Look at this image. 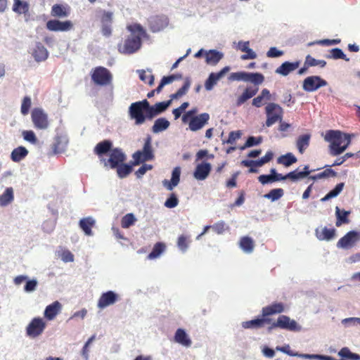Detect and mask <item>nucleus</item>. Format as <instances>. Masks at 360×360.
Listing matches in <instances>:
<instances>
[{
    "mask_svg": "<svg viewBox=\"0 0 360 360\" xmlns=\"http://www.w3.org/2000/svg\"><path fill=\"white\" fill-rule=\"evenodd\" d=\"M127 30L131 32L123 44H119L117 49L123 54H132L141 46V38L146 34L143 27L138 23L129 25Z\"/></svg>",
    "mask_w": 360,
    "mask_h": 360,
    "instance_id": "nucleus-1",
    "label": "nucleus"
},
{
    "mask_svg": "<svg viewBox=\"0 0 360 360\" xmlns=\"http://www.w3.org/2000/svg\"><path fill=\"white\" fill-rule=\"evenodd\" d=\"M326 141L330 143V154L338 156L342 153L351 143V136L338 130H328L324 136Z\"/></svg>",
    "mask_w": 360,
    "mask_h": 360,
    "instance_id": "nucleus-2",
    "label": "nucleus"
},
{
    "mask_svg": "<svg viewBox=\"0 0 360 360\" xmlns=\"http://www.w3.org/2000/svg\"><path fill=\"white\" fill-rule=\"evenodd\" d=\"M132 158V165H139L141 163L153 160L155 158L152 147V138L150 135L145 139L143 149L136 151L133 154Z\"/></svg>",
    "mask_w": 360,
    "mask_h": 360,
    "instance_id": "nucleus-3",
    "label": "nucleus"
},
{
    "mask_svg": "<svg viewBox=\"0 0 360 360\" xmlns=\"http://www.w3.org/2000/svg\"><path fill=\"white\" fill-rule=\"evenodd\" d=\"M92 82L96 86H107L112 84V75L105 67L98 66L93 68L90 72Z\"/></svg>",
    "mask_w": 360,
    "mask_h": 360,
    "instance_id": "nucleus-4",
    "label": "nucleus"
},
{
    "mask_svg": "<svg viewBox=\"0 0 360 360\" xmlns=\"http://www.w3.org/2000/svg\"><path fill=\"white\" fill-rule=\"evenodd\" d=\"M146 107L148 101L144 99L141 101L132 103L129 108V116L134 120L136 125L144 123L146 120Z\"/></svg>",
    "mask_w": 360,
    "mask_h": 360,
    "instance_id": "nucleus-5",
    "label": "nucleus"
},
{
    "mask_svg": "<svg viewBox=\"0 0 360 360\" xmlns=\"http://www.w3.org/2000/svg\"><path fill=\"white\" fill-rule=\"evenodd\" d=\"M266 115V126L269 127L276 122H281L283 120V110L275 103H269L265 107Z\"/></svg>",
    "mask_w": 360,
    "mask_h": 360,
    "instance_id": "nucleus-6",
    "label": "nucleus"
},
{
    "mask_svg": "<svg viewBox=\"0 0 360 360\" xmlns=\"http://www.w3.org/2000/svg\"><path fill=\"white\" fill-rule=\"evenodd\" d=\"M276 328L294 332L300 331L302 329V327L295 320L285 315L279 316L276 321L271 323L268 330L271 331Z\"/></svg>",
    "mask_w": 360,
    "mask_h": 360,
    "instance_id": "nucleus-7",
    "label": "nucleus"
},
{
    "mask_svg": "<svg viewBox=\"0 0 360 360\" xmlns=\"http://www.w3.org/2000/svg\"><path fill=\"white\" fill-rule=\"evenodd\" d=\"M127 157L122 149L119 148H113L109 153V158H102L101 164L105 167H110L111 169H115L119 165L124 162Z\"/></svg>",
    "mask_w": 360,
    "mask_h": 360,
    "instance_id": "nucleus-8",
    "label": "nucleus"
},
{
    "mask_svg": "<svg viewBox=\"0 0 360 360\" xmlns=\"http://www.w3.org/2000/svg\"><path fill=\"white\" fill-rule=\"evenodd\" d=\"M191 86V81L186 78L184 85L174 94L170 95L171 99L167 101H163L155 103L154 105L160 113L164 112L171 104L172 100L178 99L184 96L188 91Z\"/></svg>",
    "mask_w": 360,
    "mask_h": 360,
    "instance_id": "nucleus-9",
    "label": "nucleus"
},
{
    "mask_svg": "<svg viewBox=\"0 0 360 360\" xmlns=\"http://www.w3.org/2000/svg\"><path fill=\"white\" fill-rule=\"evenodd\" d=\"M31 118L34 127L37 129H46L49 127L47 114L39 108H35L31 113Z\"/></svg>",
    "mask_w": 360,
    "mask_h": 360,
    "instance_id": "nucleus-10",
    "label": "nucleus"
},
{
    "mask_svg": "<svg viewBox=\"0 0 360 360\" xmlns=\"http://www.w3.org/2000/svg\"><path fill=\"white\" fill-rule=\"evenodd\" d=\"M46 328V322L40 317L34 318L26 328L27 335L34 338L40 335Z\"/></svg>",
    "mask_w": 360,
    "mask_h": 360,
    "instance_id": "nucleus-11",
    "label": "nucleus"
},
{
    "mask_svg": "<svg viewBox=\"0 0 360 360\" xmlns=\"http://www.w3.org/2000/svg\"><path fill=\"white\" fill-rule=\"evenodd\" d=\"M360 240V233L350 231L342 237L337 243V247L343 249H350Z\"/></svg>",
    "mask_w": 360,
    "mask_h": 360,
    "instance_id": "nucleus-12",
    "label": "nucleus"
},
{
    "mask_svg": "<svg viewBox=\"0 0 360 360\" xmlns=\"http://www.w3.org/2000/svg\"><path fill=\"white\" fill-rule=\"evenodd\" d=\"M46 29L51 32H68L73 29L71 20L60 21L57 19L49 20L46 24Z\"/></svg>",
    "mask_w": 360,
    "mask_h": 360,
    "instance_id": "nucleus-13",
    "label": "nucleus"
},
{
    "mask_svg": "<svg viewBox=\"0 0 360 360\" xmlns=\"http://www.w3.org/2000/svg\"><path fill=\"white\" fill-rule=\"evenodd\" d=\"M327 82L319 76H310L304 79L303 82V89L307 92L317 90L321 86L327 85Z\"/></svg>",
    "mask_w": 360,
    "mask_h": 360,
    "instance_id": "nucleus-14",
    "label": "nucleus"
},
{
    "mask_svg": "<svg viewBox=\"0 0 360 360\" xmlns=\"http://www.w3.org/2000/svg\"><path fill=\"white\" fill-rule=\"evenodd\" d=\"M210 120V115L207 112L201 113L197 116L191 117L186 122L188 129L192 131H198L204 127Z\"/></svg>",
    "mask_w": 360,
    "mask_h": 360,
    "instance_id": "nucleus-15",
    "label": "nucleus"
},
{
    "mask_svg": "<svg viewBox=\"0 0 360 360\" xmlns=\"http://www.w3.org/2000/svg\"><path fill=\"white\" fill-rule=\"evenodd\" d=\"M118 300V295L115 292L109 290L103 292L99 297L97 307L99 309H104L110 305L115 304Z\"/></svg>",
    "mask_w": 360,
    "mask_h": 360,
    "instance_id": "nucleus-16",
    "label": "nucleus"
},
{
    "mask_svg": "<svg viewBox=\"0 0 360 360\" xmlns=\"http://www.w3.org/2000/svg\"><path fill=\"white\" fill-rule=\"evenodd\" d=\"M230 70L229 66L222 68L219 72H212L205 83L206 90L210 91L213 89L217 82L224 77V75Z\"/></svg>",
    "mask_w": 360,
    "mask_h": 360,
    "instance_id": "nucleus-17",
    "label": "nucleus"
},
{
    "mask_svg": "<svg viewBox=\"0 0 360 360\" xmlns=\"http://www.w3.org/2000/svg\"><path fill=\"white\" fill-rule=\"evenodd\" d=\"M285 309V307L283 302H273L262 308V315L265 318H269L270 316L283 313Z\"/></svg>",
    "mask_w": 360,
    "mask_h": 360,
    "instance_id": "nucleus-18",
    "label": "nucleus"
},
{
    "mask_svg": "<svg viewBox=\"0 0 360 360\" xmlns=\"http://www.w3.org/2000/svg\"><path fill=\"white\" fill-rule=\"evenodd\" d=\"M211 169L210 163L202 162L196 166L193 176L197 180H205L209 176Z\"/></svg>",
    "mask_w": 360,
    "mask_h": 360,
    "instance_id": "nucleus-19",
    "label": "nucleus"
},
{
    "mask_svg": "<svg viewBox=\"0 0 360 360\" xmlns=\"http://www.w3.org/2000/svg\"><path fill=\"white\" fill-rule=\"evenodd\" d=\"M112 150V143L110 140H104L96 144L94 149V153L98 156L100 162L101 159L105 158L103 155L107 153H110Z\"/></svg>",
    "mask_w": 360,
    "mask_h": 360,
    "instance_id": "nucleus-20",
    "label": "nucleus"
},
{
    "mask_svg": "<svg viewBox=\"0 0 360 360\" xmlns=\"http://www.w3.org/2000/svg\"><path fill=\"white\" fill-rule=\"evenodd\" d=\"M271 323V319L270 318H265L262 315L260 318L243 322L242 326L244 328L258 329L264 328L266 324H270Z\"/></svg>",
    "mask_w": 360,
    "mask_h": 360,
    "instance_id": "nucleus-21",
    "label": "nucleus"
},
{
    "mask_svg": "<svg viewBox=\"0 0 360 360\" xmlns=\"http://www.w3.org/2000/svg\"><path fill=\"white\" fill-rule=\"evenodd\" d=\"M70 8L68 5L56 4L52 6L51 15L53 18H63L69 16Z\"/></svg>",
    "mask_w": 360,
    "mask_h": 360,
    "instance_id": "nucleus-22",
    "label": "nucleus"
},
{
    "mask_svg": "<svg viewBox=\"0 0 360 360\" xmlns=\"http://www.w3.org/2000/svg\"><path fill=\"white\" fill-rule=\"evenodd\" d=\"M169 23L168 18L165 16L157 15L150 20V29L152 32H156L163 30Z\"/></svg>",
    "mask_w": 360,
    "mask_h": 360,
    "instance_id": "nucleus-23",
    "label": "nucleus"
},
{
    "mask_svg": "<svg viewBox=\"0 0 360 360\" xmlns=\"http://www.w3.org/2000/svg\"><path fill=\"white\" fill-rule=\"evenodd\" d=\"M300 61L295 62H284L282 63L278 68L276 70V73L279 74L283 76H287L290 72H293L296 69H297L300 66Z\"/></svg>",
    "mask_w": 360,
    "mask_h": 360,
    "instance_id": "nucleus-24",
    "label": "nucleus"
},
{
    "mask_svg": "<svg viewBox=\"0 0 360 360\" xmlns=\"http://www.w3.org/2000/svg\"><path fill=\"white\" fill-rule=\"evenodd\" d=\"M257 86H247L243 94L239 96L236 100V105L240 106L248 100L255 96L258 92Z\"/></svg>",
    "mask_w": 360,
    "mask_h": 360,
    "instance_id": "nucleus-25",
    "label": "nucleus"
},
{
    "mask_svg": "<svg viewBox=\"0 0 360 360\" xmlns=\"http://www.w3.org/2000/svg\"><path fill=\"white\" fill-rule=\"evenodd\" d=\"M37 62L44 61L49 56V52L45 46L40 42H37L32 53Z\"/></svg>",
    "mask_w": 360,
    "mask_h": 360,
    "instance_id": "nucleus-26",
    "label": "nucleus"
},
{
    "mask_svg": "<svg viewBox=\"0 0 360 360\" xmlns=\"http://www.w3.org/2000/svg\"><path fill=\"white\" fill-rule=\"evenodd\" d=\"M181 169L179 167H175L172 174V178L170 181L167 180L163 181V185L167 188V190L172 191L173 188L178 185L180 181Z\"/></svg>",
    "mask_w": 360,
    "mask_h": 360,
    "instance_id": "nucleus-27",
    "label": "nucleus"
},
{
    "mask_svg": "<svg viewBox=\"0 0 360 360\" xmlns=\"http://www.w3.org/2000/svg\"><path fill=\"white\" fill-rule=\"evenodd\" d=\"M62 305L61 304L56 301L52 304L48 305L44 311V316L48 320H53L56 315L60 311Z\"/></svg>",
    "mask_w": 360,
    "mask_h": 360,
    "instance_id": "nucleus-28",
    "label": "nucleus"
},
{
    "mask_svg": "<svg viewBox=\"0 0 360 360\" xmlns=\"http://www.w3.org/2000/svg\"><path fill=\"white\" fill-rule=\"evenodd\" d=\"M205 55L207 64L211 65H216L224 57L222 53L214 49L205 51Z\"/></svg>",
    "mask_w": 360,
    "mask_h": 360,
    "instance_id": "nucleus-29",
    "label": "nucleus"
},
{
    "mask_svg": "<svg viewBox=\"0 0 360 360\" xmlns=\"http://www.w3.org/2000/svg\"><path fill=\"white\" fill-rule=\"evenodd\" d=\"M350 211H346L345 210H340L339 207H335V217H336V226L339 227L342 224H347L349 223V216Z\"/></svg>",
    "mask_w": 360,
    "mask_h": 360,
    "instance_id": "nucleus-30",
    "label": "nucleus"
},
{
    "mask_svg": "<svg viewBox=\"0 0 360 360\" xmlns=\"http://www.w3.org/2000/svg\"><path fill=\"white\" fill-rule=\"evenodd\" d=\"M270 99V91L267 89H262L261 94L259 96L253 98L252 104L256 108H260L265 104L266 101H269Z\"/></svg>",
    "mask_w": 360,
    "mask_h": 360,
    "instance_id": "nucleus-31",
    "label": "nucleus"
},
{
    "mask_svg": "<svg viewBox=\"0 0 360 360\" xmlns=\"http://www.w3.org/2000/svg\"><path fill=\"white\" fill-rule=\"evenodd\" d=\"M174 340L176 342L185 347H190L191 345V340L184 330L179 328L176 330L174 335Z\"/></svg>",
    "mask_w": 360,
    "mask_h": 360,
    "instance_id": "nucleus-32",
    "label": "nucleus"
},
{
    "mask_svg": "<svg viewBox=\"0 0 360 360\" xmlns=\"http://www.w3.org/2000/svg\"><path fill=\"white\" fill-rule=\"evenodd\" d=\"M335 236V229H328L324 227L321 231L319 229H316V236L320 240H330Z\"/></svg>",
    "mask_w": 360,
    "mask_h": 360,
    "instance_id": "nucleus-33",
    "label": "nucleus"
},
{
    "mask_svg": "<svg viewBox=\"0 0 360 360\" xmlns=\"http://www.w3.org/2000/svg\"><path fill=\"white\" fill-rule=\"evenodd\" d=\"M238 46L241 51L246 53L245 54H243L240 56L242 60H245L249 59H255L257 58V54L255 52L249 47V41L239 42Z\"/></svg>",
    "mask_w": 360,
    "mask_h": 360,
    "instance_id": "nucleus-34",
    "label": "nucleus"
},
{
    "mask_svg": "<svg viewBox=\"0 0 360 360\" xmlns=\"http://www.w3.org/2000/svg\"><path fill=\"white\" fill-rule=\"evenodd\" d=\"M95 220L91 217L83 218L79 221V227L86 236H91V228L95 225Z\"/></svg>",
    "mask_w": 360,
    "mask_h": 360,
    "instance_id": "nucleus-35",
    "label": "nucleus"
},
{
    "mask_svg": "<svg viewBox=\"0 0 360 360\" xmlns=\"http://www.w3.org/2000/svg\"><path fill=\"white\" fill-rule=\"evenodd\" d=\"M310 139L311 135L309 134H302L297 138L296 146L301 154L309 147Z\"/></svg>",
    "mask_w": 360,
    "mask_h": 360,
    "instance_id": "nucleus-36",
    "label": "nucleus"
},
{
    "mask_svg": "<svg viewBox=\"0 0 360 360\" xmlns=\"http://www.w3.org/2000/svg\"><path fill=\"white\" fill-rule=\"evenodd\" d=\"M28 154V150L24 146H18L13 150L11 154V160L15 162H18L24 159Z\"/></svg>",
    "mask_w": 360,
    "mask_h": 360,
    "instance_id": "nucleus-37",
    "label": "nucleus"
},
{
    "mask_svg": "<svg viewBox=\"0 0 360 360\" xmlns=\"http://www.w3.org/2000/svg\"><path fill=\"white\" fill-rule=\"evenodd\" d=\"M30 5L25 1L13 0V11L18 14H27L29 12Z\"/></svg>",
    "mask_w": 360,
    "mask_h": 360,
    "instance_id": "nucleus-38",
    "label": "nucleus"
},
{
    "mask_svg": "<svg viewBox=\"0 0 360 360\" xmlns=\"http://www.w3.org/2000/svg\"><path fill=\"white\" fill-rule=\"evenodd\" d=\"M240 247L246 253H251L255 248L253 240L249 236H243L240 240Z\"/></svg>",
    "mask_w": 360,
    "mask_h": 360,
    "instance_id": "nucleus-39",
    "label": "nucleus"
},
{
    "mask_svg": "<svg viewBox=\"0 0 360 360\" xmlns=\"http://www.w3.org/2000/svg\"><path fill=\"white\" fill-rule=\"evenodd\" d=\"M297 158L291 153H288L285 155H282L277 159V163L283 165L285 167H289L292 164L297 162Z\"/></svg>",
    "mask_w": 360,
    "mask_h": 360,
    "instance_id": "nucleus-40",
    "label": "nucleus"
},
{
    "mask_svg": "<svg viewBox=\"0 0 360 360\" xmlns=\"http://www.w3.org/2000/svg\"><path fill=\"white\" fill-rule=\"evenodd\" d=\"M14 199L13 188H7L0 195V206L5 207L10 204Z\"/></svg>",
    "mask_w": 360,
    "mask_h": 360,
    "instance_id": "nucleus-41",
    "label": "nucleus"
},
{
    "mask_svg": "<svg viewBox=\"0 0 360 360\" xmlns=\"http://www.w3.org/2000/svg\"><path fill=\"white\" fill-rule=\"evenodd\" d=\"M169 126V122L165 118H158L155 121L152 131L153 133H159L167 129Z\"/></svg>",
    "mask_w": 360,
    "mask_h": 360,
    "instance_id": "nucleus-42",
    "label": "nucleus"
},
{
    "mask_svg": "<svg viewBox=\"0 0 360 360\" xmlns=\"http://www.w3.org/2000/svg\"><path fill=\"white\" fill-rule=\"evenodd\" d=\"M166 246L163 243L158 242L155 244L151 252L148 255L149 259L158 258L165 250Z\"/></svg>",
    "mask_w": 360,
    "mask_h": 360,
    "instance_id": "nucleus-43",
    "label": "nucleus"
},
{
    "mask_svg": "<svg viewBox=\"0 0 360 360\" xmlns=\"http://www.w3.org/2000/svg\"><path fill=\"white\" fill-rule=\"evenodd\" d=\"M191 242V240L189 236L182 234L179 236L176 243L179 250L185 252L188 250Z\"/></svg>",
    "mask_w": 360,
    "mask_h": 360,
    "instance_id": "nucleus-44",
    "label": "nucleus"
},
{
    "mask_svg": "<svg viewBox=\"0 0 360 360\" xmlns=\"http://www.w3.org/2000/svg\"><path fill=\"white\" fill-rule=\"evenodd\" d=\"M132 164L127 165L124 162L119 165L117 167H115L118 176L121 179L127 176L132 172Z\"/></svg>",
    "mask_w": 360,
    "mask_h": 360,
    "instance_id": "nucleus-45",
    "label": "nucleus"
},
{
    "mask_svg": "<svg viewBox=\"0 0 360 360\" xmlns=\"http://www.w3.org/2000/svg\"><path fill=\"white\" fill-rule=\"evenodd\" d=\"M344 186H345L344 183L338 184L335 186V187L333 190H331L329 193H328L323 198H321V200L322 202H325L326 200H328L338 196L342 191Z\"/></svg>",
    "mask_w": 360,
    "mask_h": 360,
    "instance_id": "nucleus-46",
    "label": "nucleus"
},
{
    "mask_svg": "<svg viewBox=\"0 0 360 360\" xmlns=\"http://www.w3.org/2000/svg\"><path fill=\"white\" fill-rule=\"evenodd\" d=\"M283 195V189L279 188L271 190L268 193L265 194L264 197L274 202L280 199Z\"/></svg>",
    "mask_w": 360,
    "mask_h": 360,
    "instance_id": "nucleus-47",
    "label": "nucleus"
},
{
    "mask_svg": "<svg viewBox=\"0 0 360 360\" xmlns=\"http://www.w3.org/2000/svg\"><path fill=\"white\" fill-rule=\"evenodd\" d=\"M310 174V172H300L298 169H295L287 174V176L289 177L292 181H296L299 179L307 177Z\"/></svg>",
    "mask_w": 360,
    "mask_h": 360,
    "instance_id": "nucleus-48",
    "label": "nucleus"
},
{
    "mask_svg": "<svg viewBox=\"0 0 360 360\" xmlns=\"http://www.w3.org/2000/svg\"><path fill=\"white\" fill-rule=\"evenodd\" d=\"M326 65V62L323 60H316L311 57L310 55L307 56L306 60L304 62V65L307 67H312L319 65L321 68L325 67Z\"/></svg>",
    "mask_w": 360,
    "mask_h": 360,
    "instance_id": "nucleus-49",
    "label": "nucleus"
},
{
    "mask_svg": "<svg viewBox=\"0 0 360 360\" xmlns=\"http://www.w3.org/2000/svg\"><path fill=\"white\" fill-rule=\"evenodd\" d=\"M264 80V77L259 72H249L248 81L256 86L261 84Z\"/></svg>",
    "mask_w": 360,
    "mask_h": 360,
    "instance_id": "nucleus-50",
    "label": "nucleus"
},
{
    "mask_svg": "<svg viewBox=\"0 0 360 360\" xmlns=\"http://www.w3.org/2000/svg\"><path fill=\"white\" fill-rule=\"evenodd\" d=\"M136 221V218L132 213L124 215L121 220V226L124 229H127L132 226Z\"/></svg>",
    "mask_w": 360,
    "mask_h": 360,
    "instance_id": "nucleus-51",
    "label": "nucleus"
},
{
    "mask_svg": "<svg viewBox=\"0 0 360 360\" xmlns=\"http://www.w3.org/2000/svg\"><path fill=\"white\" fill-rule=\"evenodd\" d=\"M249 72H232L229 77L231 81H248Z\"/></svg>",
    "mask_w": 360,
    "mask_h": 360,
    "instance_id": "nucleus-52",
    "label": "nucleus"
},
{
    "mask_svg": "<svg viewBox=\"0 0 360 360\" xmlns=\"http://www.w3.org/2000/svg\"><path fill=\"white\" fill-rule=\"evenodd\" d=\"M328 58L333 59H343L346 61H349V59L346 56L342 49L339 48H335L330 50V55Z\"/></svg>",
    "mask_w": 360,
    "mask_h": 360,
    "instance_id": "nucleus-53",
    "label": "nucleus"
},
{
    "mask_svg": "<svg viewBox=\"0 0 360 360\" xmlns=\"http://www.w3.org/2000/svg\"><path fill=\"white\" fill-rule=\"evenodd\" d=\"M262 138L261 136L259 137H255V136H250L246 142L245 143L244 146L240 147L241 150H243L246 148H250L254 146L259 145L262 143Z\"/></svg>",
    "mask_w": 360,
    "mask_h": 360,
    "instance_id": "nucleus-54",
    "label": "nucleus"
},
{
    "mask_svg": "<svg viewBox=\"0 0 360 360\" xmlns=\"http://www.w3.org/2000/svg\"><path fill=\"white\" fill-rule=\"evenodd\" d=\"M139 78L141 81L149 85H153L154 83V76L152 74L147 75L146 72L143 70H139Z\"/></svg>",
    "mask_w": 360,
    "mask_h": 360,
    "instance_id": "nucleus-55",
    "label": "nucleus"
},
{
    "mask_svg": "<svg viewBox=\"0 0 360 360\" xmlns=\"http://www.w3.org/2000/svg\"><path fill=\"white\" fill-rule=\"evenodd\" d=\"M31 98L29 96H25L22 99L20 111L23 115L28 114L31 107Z\"/></svg>",
    "mask_w": 360,
    "mask_h": 360,
    "instance_id": "nucleus-56",
    "label": "nucleus"
},
{
    "mask_svg": "<svg viewBox=\"0 0 360 360\" xmlns=\"http://www.w3.org/2000/svg\"><path fill=\"white\" fill-rule=\"evenodd\" d=\"M160 114L155 106L150 105L148 101V107H146V120H152L153 117Z\"/></svg>",
    "mask_w": 360,
    "mask_h": 360,
    "instance_id": "nucleus-57",
    "label": "nucleus"
},
{
    "mask_svg": "<svg viewBox=\"0 0 360 360\" xmlns=\"http://www.w3.org/2000/svg\"><path fill=\"white\" fill-rule=\"evenodd\" d=\"M160 114L155 106L150 105L148 101V107H146V120H152L153 117Z\"/></svg>",
    "mask_w": 360,
    "mask_h": 360,
    "instance_id": "nucleus-58",
    "label": "nucleus"
},
{
    "mask_svg": "<svg viewBox=\"0 0 360 360\" xmlns=\"http://www.w3.org/2000/svg\"><path fill=\"white\" fill-rule=\"evenodd\" d=\"M22 136L25 141H29L31 143L35 144L37 142L35 134L31 130L23 131Z\"/></svg>",
    "mask_w": 360,
    "mask_h": 360,
    "instance_id": "nucleus-59",
    "label": "nucleus"
},
{
    "mask_svg": "<svg viewBox=\"0 0 360 360\" xmlns=\"http://www.w3.org/2000/svg\"><path fill=\"white\" fill-rule=\"evenodd\" d=\"M179 200L174 193H172L165 202V206L168 208H174L177 206Z\"/></svg>",
    "mask_w": 360,
    "mask_h": 360,
    "instance_id": "nucleus-60",
    "label": "nucleus"
},
{
    "mask_svg": "<svg viewBox=\"0 0 360 360\" xmlns=\"http://www.w3.org/2000/svg\"><path fill=\"white\" fill-rule=\"evenodd\" d=\"M212 229L217 234H222L228 229V226L224 221H219L212 225Z\"/></svg>",
    "mask_w": 360,
    "mask_h": 360,
    "instance_id": "nucleus-61",
    "label": "nucleus"
},
{
    "mask_svg": "<svg viewBox=\"0 0 360 360\" xmlns=\"http://www.w3.org/2000/svg\"><path fill=\"white\" fill-rule=\"evenodd\" d=\"M258 180L263 185L274 182V174L271 173L270 174H262L258 177Z\"/></svg>",
    "mask_w": 360,
    "mask_h": 360,
    "instance_id": "nucleus-62",
    "label": "nucleus"
},
{
    "mask_svg": "<svg viewBox=\"0 0 360 360\" xmlns=\"http://www.w3.org/2000/svg\"><path fill=\"white\" fill-rule=\"evenodd\" d=\"M153 166L151 165L143 164L135 173L138 179L141 178L147 171L151 170Z\"/></svg>",
    "mask_w": 360,
    "mask_h": 360,
    "instance_id": "nucleus-63",
    "label": "nucleus"
},
{
    "mask_svg": "<svg viewBox=\"0 0 360 360\" xmlns=\"http://www.w3.org/2000/svg\"><path fill=\"white\" fill-rule=\"evenodd\" d=\"M241 164L245 167H251V166L262 167L265 163L264 162V161L262 159H259L258 160H243Z\"/></svg>",
    "mask_w": 360,
    "mask_h": 360,
    "instance_id": "nucleus-64",
    "label": "nucleus"
}]
</instances>
